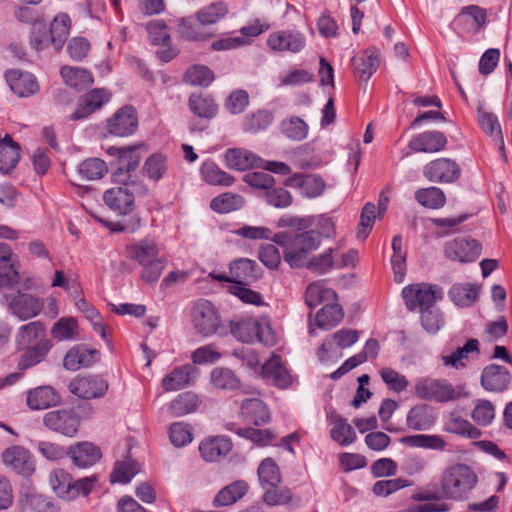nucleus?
<instances>
[{
  "instance_id": "1",
  "label": "nucleus",
  "mask_w": 512,
  "mask_h": 512,
  "mask_svg": "<svg viewBox=\"0 0 512 512\" xmlns=\"http://www.w3.org/2000/svg\"><path fill=\"white\" fill-rule=\"evenodd\" d=\"M273 241L283 248V259L291 268L304 267L308 255L318 249L321 244L320 234L315 230L294 234L276 233Z\"/></svg>"
},
{
  "instance_id": "2",
  "label": "nucleus",
  "mask_w": 512,
  "mask_h": 512,
  "mask_svg": "<svg viewBox=\"0 0 512 512\" xmlns=\"http://www.w3.org/2000/svg\"><path fill=\"white\" fill-rule=\"evenodd\" d=\"M477 482L478 477L470 466L456 463L443 470L440 487L447 499L461 500L466 498Z\"/></svg>"
},
{
  "instance_id": "3",
  "label": "nucleus",
  "mask_w": 512,
  "mask_h": 512,
  "mask_svg": "<svg viewBox=\"0 0 512 512\" xmlns=\"http://www.w3.org/2000/svg\"><path fill=\"white\" fill-rule=\"evenodd\" d=\"M414 395L423 401L446 403L468 395L464 384L453 385L443 378L422 377L415 381Z\"/></svg>"
},
{
  "instance_id": "4",
  "label": "nucleus",
  "mask_w": 512,
  "mask_h": 512,
  "mask_svg": "<svg viewBox=\"0 0 512 512\" xmlns=\"http://www.w3.org/2000/svg\"><path fill=\"white\" fill-rule=\"evenodd\" d=\"M147 151L144 144H137L127 147H109L107 153L115 157L112 165L115 166L113 172L114 181L125 183L131 177V172L135 171L141 160L139 150Z\"/></svg>"
},
{
  "instance_id": "5",
  "label": "nucleus",
  "mask_w": 512,
  "mask_h": 512,
  "mask_svg": "<svg viewBox=\"0 0 512 512\" xmlns=\"http://www.w3.org/2000/svg\"><path fill=\"white\" fill-rule=\"evenodd\" d=\"M402 296L409 310H423L431 308L437 300L442 299L443 291L437 285L420 283L405 287Z\"/></svg>"
},
{
  "instance_id": "6",
  "label": "nucleus",
  "mask_w": 512,
  "mask_h": 512,
  "mask_svg": "<svg viewBox=\"0 0 512 512\" xmlns=\"http://www.w3.org/2000/svg\"><path fill=\"white\" fill-rule=\"evenodd\" d=\"M193 325L197 333L209 337L219 332L221 328L220 316L208 300L198 301L192 310Z\"/></svg>"
},
{
  "instance_id": "7",
  "label": "nucleus",
  "mask_w": 512,
  "mask_h": 512,
  "mask_svg": "<svg viewBox=\"0 0 512 512\" xmlns=\"http://www.w3.org/2000/svg\"><path fill=\"white\" fill-rule=\"evenodd\" d=\"M43 424L55 433L73 437L80 428L81 420L73 409L65 408L47 412L43 416Z\"/></svg>"
},
{
  "instance_id": "8",
  "label": "nucleus",
  "mask_w": 512,
  "mask_h": 512,
  "mask_svg": "<svg viewBox=\"0 0 512 512\" xmlns=\"http://www.w3.org/2000/svg\"><path fill=\"white\" fill-rule=\"evenodd\" d=\"M444 254L452 261L474 262L481 254V245L475 239L458 237L445 244Z\"/></svg>"
},
{
  "instance_id": "9",
  "label": "nucleus",
  "mask_w": 512,
  "mask_h": 512,
  "mask_svg": "<svg viewBox=\"0 0 512 512\" xmlns=\"http://www.w3.org/2000/svg\"><path fill=\"white\" fill-rule=\"evenodd\" d=\"M424 176L433 182L453 183L461 174L459 165L449 158H437L424 166Z\"/></svg>"
},
{
  "instance_id": "10",
  "label": "nucleus",
  "mask_w": 512,
  "mask_h": 512,
  "mask_svg": "<svg viewBox=\"0 0 512 512\" xmlns=\"http://www.w3.org/2000/svg\"><path fill=\"white\" fill-rule=\"evenodd\" d=\"M110 98L111 93L103 88L93 89L82 95L78 100L76 110L70 116L71 120L85 119L96 110H99Z\"/></svg>"
},
{
  "instance_id": "11",
  "label": "nucleus",
  "mask_w": 512,
  "mask_h": 512,
  "mask_svg": "<svg viewBox=\"0 0 512 512\" xmlns=\"http://www.w3.org/2000/svg\"><path fill=\"white\" fill-rule=\"evenodd\" d=\"M138 127L136 110L132 106L119 109L108 120V132L115 136L124 137L133 134Z\"/></svg>"
},
{
  "instance_id": "12",
  "label": "nucleus",
  "mask_w": 512,
  "mask_h": 512,
  "mask_svg": "<svg viewBox=\"0 0 512 512\" xmlns=\"http://www.w3.org/2000/svg\"><path fill=\"white\" fill-rule=\"evenodd\" d=\"M42 308V300L28 293L18 292L9 300V309L20 320H28L37 316Z\"/></svg>"
},
{
  "instance_id": "13",
  "label": "nucleus",
  "mask_w": 512,
  "mask_h": 512,
  "mask_svg": "<svg viewBox=\"0 0 512 512\" xmlns=\"http://www.w3.org/2000/svg\"><path fill=\"white\" fill-rule=\"evenodd\" d=\"M123 186L112 187L104 193L106 205L121 215H127L132 211L134 194L126 181Z\"/></svg>"
},
{
  "instance_id": "14",
  "label": "nucleus",
  "mask_w": 512,
  "mask_h": 512,
  "mask_svg": "<svg viewBox=\"0 0 512 512\" xmlns=\"http://www.w3.org/2000/svg\"><path fill=\"white\" fill-rule=\"evenodd\" d=\"M447 138L441 131H425L415 135L408 147L414 152L437 153L445 149Z\"/></svg>"
},
{
  "instance_id": "15",
  "label": "nucleus",
  "mask_w": 512,
  "mask_h": 512,
  "mask_svg": "<svg viewBox=\"0 0 512 512\" xmlns=\"http://www.w3.org/2000/svg\"><path fill=\"white\" fill-rule=\"evenodd\" d=\"M69 391L82 399L99 398L108 389V384L101 378L77 377L68 385Z\"/></svg>"
},
{
  "instance_id": "16",
  "label": "nucleus",
  "mask_w": 512,
  "mask_h": 512,
  "mask_svg": "<svg viewBox=\"0 0 512 512\" xmlns=\"http://www.w3.org/2000/svg\"><path fill=\"white\" fill-rule=\"evenodd\" d=\"M3 463L11 467L17 473L31 475L34 470V461L28 450L21 446L7 448L2 454Z\"/></svg>"
},
{
  "instance_id": "17",
  "label": "nucleus",
  "mask_w": 512,
  "mask_h": 512,
  "mask_svg": "<svg viewBox=\"0 0 512 512\" xmlns=\"http://www.w3.org/2000/svg\"><path fill=\"white\" fill-rule=\"evenodd\" d=\"M26 403L32 410H44L61 403V396L52 386H39L27 392Z\"/></svg>"
},
{
  "instance_id": "18",
  "label": "nucleus",
  "mask_w": 512,
  "mask_h": 512,
  "mask_svg": "<svg viewBox=\"0 0 512 512\" xmlns=\"http://www.w3.org/2000/svg\"><path fill=\"white\" fill-rule=\"evenodd\" d=\"M225 164L229 169L245 171L262 166V159L255 153L243 148H230L224 154Z\"/></svg>"
},
{
  "instance_id": "19",
  "label": "nucleus",
  "mask_w": 512,
  "mask_h": 512,
  "mask_svg": "<svg viewBox=\"0 0 512 512\" xmlns=\"http://www.w3.org/2000/svg\"><path fill=\"white\" fill-rule=\"evenodd\" d=\"M286 184L299 189L300 193L308 198L322 195L326 187L322 177L315 174L303 175L296 173L287 179Z\"/></svg>"
},
{
  "instance_id": "20",
  "label": "nucleus",
  "mask_w": 512,
  "mask_h": 512,
  "mask_svg": "<svg viewBox=\"0 0 512 512\" xmlns=\"http://www.w3.org/2000/svg\"><path fill=\"white\" fill-rule=\"evenodd\" d=\"M511 380L509 371L496 364L486 366L481 374V384L487 391L502 392Z\"/></svg>"
},
{
  "instance_id": "21",
  "label": "nucleus",
  "mask_w": 512,
  "mask_h": 512,
  "mask_svg": "<svg viewBox=\"0 0 512 512\" xmlns=\"http://www.w3.org/2000/svg\"><path fill=\"white\" fill-rule=\"evenodd\" d=\"M125 253L129 259L135 260L139 265H147L160 259L158 246L151 239L126 245Z\"/></svg>"
},
{
  "instance_id": "22",
  "label": "nucleus",
  "mask_w": 512,
  "mask_h": 512,
  "mask_svg": "<svg viewBox=\"0 0 512 512\" xmlns=\"http://www.w3.org/2000/svg\"><path fill=\"white\" fill-rule=\"evenodd\" d=\"M359 339V332L355 329L343 328L335 332L330 338H327L317 349V356L320 361L326 360V355L333 349L335 344L338 348L344 349L351 347Z\"/></svg>"
},
{
  "instance_id": "23",
  "label": "nucleus",
  "mask_w": 512,
  "mask_h": 512,
  "mask_svg": "<svg viewBox=\"0 0 512 512\" xmlns=\"http://www.w3.org/2000/svg\"><path fill=\"white\" fill-rule=\"evenodd\" d=\"M268 45L273 50L299 52L305 45V38L299 32L281 31L269 36Z\"/></svg>"
},
{
  "instance_id": "24",
  "label": "nucleus",
  "mask_w": 512,
  "mask_h": 512,
  "mask_svg": "<svg viewBox=\"0 0 512 512\" xmlns=\"http://www.w3.org/2000/svg\"><path fill=\"white\" fill-rule=\"evenodd\" d=\"M5 77L10 89L20 97H28L38 90L36 79L30 73L10 70Z\"/></svg>"
},
{
  "instance_id": "25",
  "label": "nucleus",
  "mask_w": 512,
  "mask_h": 512,
  "mask_svg": "<svg viewBox=\"0 0 512 512\" xmlns=\"http://www.w3.org/2000/svg\"><path fill=\"white\" fill-rule=\"evenodd\" d=\"M436 420L434 409L427 404H417L406 416V425L414 431L428 430Z\"/></svg>"
},
{
  "instance_id": "26",
  "label": "nucleus",
  "mask_w": 512,
  "mask_h": 512,
  "mask_svg": "<svg viewBox=\"0 0 512 512\" xmlns=\"http://www.w3.org/2000/svg\"><path fill=\"white\" fill-rule=\"evenodd\" d=\"M232 448L229 438L214 436L203 440L199 445V452L207 462L216 461L219 457L227 455Z\"/></svg>"
},
{
  "instance_id": "27",
  "label": "nucleus",
  "mask_w": 512,
  "mask_h": 512,
  "mask_svg": "<svg viewBox=\"0 0 512 512\" xmlns=\"http://www.w3.org/2000/svg\"><path fill=\"white\" fill-rule=\"evenodd\" d=\"M67 455H70L74 465L79 468L92 466L101 458L100 449L90 442H82L70 447Z\"/></svg>"
},
{
  "instance_id": "28",
  "label": "nucleus",
  "mask_w": 512,
  "mask_h": 512,
  "mask_svg": "<svg viewBox=\"0 0 512 512\" xmlns=\"http://www.w3.org/2000/svg\"><path fill=\"white\" fill-rule=\"evenodd\" d=\"M352 63L357 77L367 81L380 65V52L377 48H368L363 56L353 58Z\"/></svg>"
},
{
  "instance_id": "29",
  "label": "nucleus",
  "mask_w": 512,
  "mask_h": 512,
  "mask_svg": "<svg viewBox=\"0 0 512 512\" xmlns=\"http://www.w3.org/2000/svg\"><path fill=\"white\" fill-rule=\"evenodd\" d=\"M49 482L59 498L70 501L77 497V490L73 486L74 480L63 469L53 470L50 474Z\"/></svg>"
},
{
  "instance_id": "30",
  "label": "nucleus",
  "mask_w": 512,
  "mask_h": 512,
  "mask_svg": "<svg viewBox=\"0 0 512 512\" xmlns=\"http://www.w3.org/2000/svg\"><path fill=\"white\" fill-rule=\"evenodd\" d=\"M19 505L25 512H59V506L49 497L38 493H25L19 499Z\"/></svg>"
},
{
  "instance_id": "31",
  "label": "nucleus",
  "mask_w": 512,
  "mask_h": 512,
  "mask_svg": "<svg viewBox=\"0 0 512 512\" xmlns=\"http://www.w3.org/2000/svg\"><path fill=\"white\" fill-rule=\"evenodd\" d=\"M256 262L247 258H239L229 265V274L233 285H248L257 279L255 274Z\"/></svg>"
},
{
  "instance_id": "32",
  "label": "nucleus",
  "mask_w": 512,
  "mask_h": 512,
  "mask_svg": "<svg viewBox=\"0 0 512 512\" xmlns=\"http://www.w3.org/2000/svg\"><path fill=\"white\" fill-rule=\"evenodd\" d=\"M262 375L264 378L272 380L280 388H286L291 383V376L277 355H273L263 364Z\"/></svg>"
},
{
  "instance_id": "33",
  "label": "nucleus",
  "mask_w": 512,
  "mask_h": 512,
  "mask_svg": "<svg viewBox=\"0 0 512 512\" xmlns=\"http://www.w3.org/2000/svg\"><path fill=\"white\" fill-rule=\"evenodd\" d=\"M241 415L246 422L256 426L265 424L270 419L266 405L259 399H246L241 405Z\"/></svg>"
},
{
  "instance_id": "34",
  "label": "nucleus",
  "mask_w": 512,
  "mask_h": 512,
  "mask_svg": "<svg viewBox=\"0 0 512 512\" xmlns=\"http://www.w3.org/2000/svg\"><path fill=\"white\" fill-rule=\"evenodd\" d=\"M20 159V146L9 135L0 141V172L6 174L14 169Z\"/></svg>"
},
{
  "instance_id": "35",
  "label": "nucleus",
  "mask_w": 512,
  "mask_h": 512,
  "mask_svg": "<svg viewBox=\"0 0 512 512\" xmlns=\"http://www.w3.org/2000/svg\"><path fill=\"white\" fill-rule=\"evenodd\" d=\"M196 369L192 365H183L167 374L162 380V388L169 392L190 385L192 374Z\"/></svg>"
},
{
  "instance_id": "36",
  "label": "nucleus",
  "mask_w": 512,
  "mask_h": 512,
  "mask_svg": "<svg viewBox=\"0 0 512 512\" xmlns=\"http://www.w3.org/2000/svg\"><path fill=\"white\" fill-rule=\"evenodd\" d=\"M330 423L333 425L331 429V438L341 446H348L356 439V433L353 427L338 414H332L329 417Z\"/></svg>"
},
{
  "instance_id": "37",
  "label": "nucleus",
  "mask_w": 512,
  "mask_h": 512,
  "mask_svg": "<svg viewBox=\"0 0 512 512\" xmlns=\"http://www.w3.org/2000/svg\"><path fill=\"white\" fill-rule=\"evenodd\" d=\"M189 109L200 118L211 119L216 116L218 106L214 99L205 94H192L188 101Z\"/></svg>"
},
{
  "instance_id": "38",
  "label": "nucleus",
  "mask_w": 512,
  "mask_h": 512,
  "mask_svg": "<svg viewBox=\"0 0 512 512\" xmlns=\"http://www.w3.org/2000/svg\"><path fill=\"white\" fill-rule=\"evenodd\" d=\"M70 18L67 14L61 13L53 19L50 24V42L56 51L62 49L67 40L70 30Z\"/></svg>"
},
{
  "instance_id": "39",
  "label": "nucleus",
  "mask_w": 512,
  "mask_h": 512,
  "mask_svg": "<svg viewBox=\"0 0 512 512\" xmlns=\"http://www.w3.org/2000/svg\"><path fill=\"white\" fill-rule=\"evenodd\" d=\"M248 491V484L237 480L221 489L214 498L215 506H228L241 499Z\"/></svg>"
},
{
  "instance_id": "40",
  "label": "nucleus",
  "mask_w": 512,
  "mask_h": 512,
  "mask_svg": "<svg viewBox=\"0 0 512 512\" xmlns=\"http://www.w3.org/2000/svg\"><path fill=\"white\" fill-rule=\"evenodd\" d=\"M257 474L263 489L276 488L281 483L280 469L271 458H266L260 463Z\"/></svg>"
},
{
  "instance_id": "41",
  "label": "nucleus",
  "mask_w": 512,
  "mask_h": 512,
  "mask_svg": "<svg viewBox=\"0 0 512 512\" xmlns=\"http://www.w3.org/2000/svg\"><path fill=\"white\" fill-rule=\"evenodd\" d=\"M230 332L239 341L252 343L257 336L258 322L254 318L230 321Z\"/></svg>"
},
{
  "instance_id": "42",
  "label": "nucleus",
  "mask_w": 512,
  "mask_h": 512,
  "mask_svg": "<svg viewBox=\"0 0 512 512\" xmlns=\"http://www.w3.org/2000/svg\"><path fill=\"white\" fill-rule=\"evenodd\" d=\"M229 12L226 2H212L196 13V18L201 25H212L223 19Z\"/></svg>"
},
{
  "instance_id": "43",
  "label": "nucleus",
  "mask_w": 512,
  "mask_h": 512,
  "mask_svg": "<svg viewBox=\"0 0 512 512\" xmlns=\"http://www.w3.org/2000/svg\"><path fill=\"white\" fill-rule=\"evenodd\" d=\"M60 74L65 83L75 89H84L93 83L91 73L83 68L63 66Z\"/></svg>"
},
{
  "instance_id": "44",
  "label": "nucleus",
  "mask_w": 512,
  "mask_h": 512,
  "mask_svg": "<svg viewBox=\"0 0 512 512\" xmlns=\"http://www.w3.org/2000/svg\"><path fill=\"white\" fill-rule=\"evenodd\" d=\"M46 328L39 321L30 322L19 328L18 345L22 348L35 345L38 341L45 339Z\"/></svg>"
},
{
  "instance_id": "45",
  "label": "nucleus",
  "mask_w": 512,
  "mask_h": 512,
  "mask_svg": "<svg viewBox=\"0 0 512 512\" xmlns=\"http://www.w3.org/2000/svg\"><path fill=\"white\" fill-rule=\"evenodd\" d=\"M199 404L200 399L198 395L194 392L188 391L179 394L174 400H172L169 409L175 417H181L196 411Z\"/></svg>"
},
{
  "instance_id": "46",
  "label": "nucleus",
  "mask_w": 512,
  "mask_h": 512,
  "mask_svg": "<svg viewBox=\"0 0 512 512\" xmlns=\"http://www.w3.org/2000/svg\"><path fill=\"white\" fill-rule=\"evenodd\" d=\"M51 346L52 344L49 340H41L31 347H26L27 350L20 358L18 364L19 368L27 369L40 363L50 350Z\"/></svg>"
},
{
  "instance_id": "47",
  "label": "nucleus",
  "mask_w": 512,
  "mask_h": 512,
  "mask_svg": "<svg viewBox=\"0 0 512 512\" xmlns=\"http://www.w3.org/2000/svg\"><path fill=\"white\" fill-rule=\"evenodd\" d=\"M448 294L451 300L461 307L471 306L478 297L476 287L470 283L454 284Z\"/></svg>"
},
{
  "instance_id": "48",
  "label": "nucleus",
  "mask_w": 512,
  "mask_h": 512,
  "mask_svg": "<svg viewBox=\"0 0 512 512\" xmlns=\"http://www.w3.org/2000/svg\"><path fill=\"white\" fill-rule=\"evenodd\" d=\"M344 317V312L338 304H327L315 315V323L321 329H330Z\"/></svg>"
},
{
  "instance_id": "49",
  "label": "nucleus",
  "mask_w": 512,
  "mask_h": 512,
  "mask_svg": "<svg viewBox=\"0 0 512 512\" xmlns=\"http://www.w3.org/2000/svg\"><path fill=\"white\" fill-rule=\"evenodd\" d=\"M212 385L221 390H235L239 388L240 380L235 373L224 367H216L210 373Z\"/></svg>"
},
{
  "instance_id": "50",
  "label": "nucleus",
  "mask_w": 512,
  "mask_h": 512,
  "mask_svg": "<svg viewBox=\"0 0 512 512\" xmlns=\"http://www.w3.org/2000/svg\"><path fill=\"white\" fill-rule=\"evenodd\" d=\"M401 442L407 446L433 449L437 451L444 450L446 442L439 435L417 434L405 436Z\"/></svg>"
},
{
  "instance_id": "51",
  "label": "nucleus",
  "mask_w": 512,
  "mask_h": 512,
  "mask_svg": "<svg viewBox=\"0 0 512 512\" xmlns=\"http://www.w3.org/2000/svg\"><path fill=\"white\" fill-rule=\"evenodd\" d=\"M415 199L419 204L430 209H439L446 201L444 192L438 187L418 189L415 192Z\"/></svg>"
},
{
  "instance_id": "52",
  "label": "nucleus",
  "mask_w": 512,
  "mask_h": 512,
  "mask_svg": "<svg viewBox=\"0 0 512 512\" xmlns=\"http://www.w3.org/2000/svg\"><path fill=\"white\" fill-rule=\"evenodd\" d=\"M445 430L449 433L466 436L470 439H477L481 431L474 427L469 421L451 414L445 423Z\"/></svg>"
},
{
  "instance_id": "53",
  "label": "nucleus",
  "mask_w": 512,
  "mask_h": 512,
  "mask_svg": "<svg viewBox=\"0 0 512 512\" xmlns=\"http://www.w3.org/2000/svg\"><path fill=\"white\" fill-rule=\"evenodd\" d=\"M243 206V197L231 192H226L215 197L210 203L211 209L218 213H229L238 210Z\"/></svg>"
},
{
  "instance_id": "54",
  "label": "nucleus",
  "mask_w": 512,
  "mask_h": 512,
  "mask_svg": "<svg viewBox=\"0 0 512 512\" xmlns=\"http://www.w3.org/2000/svg\"><path fill=\"white\" fill-rule=\"evenodd\" d=\"M204 180L210 185L231 186L235 178L214 163H205L201 168Z\"/></svg>"
},
{
  "instance_id": "55",
  "label": "nucleus",
  "mask_w": 512,
  "mask_h": 512,
  "mask_svg": "<svg viewBox=\"0 0 512 512\" xmlns=\"http://www.w3.org/2000/svg\"><path fill=\"white\" fill-rule=\"evenodd\" d=\"M336 297L337 294L333 289L324 287L319 282L310 284L305 293V301L310 308H314L324 301L334 300Z\"/></svg>"
},
{
  "instance_id": "56",
  "label": "nucleus",
  "mask_w": 512,
  "mask_h": 512,
  "mask_svg": "<svg viewBox=\"0 0 512 512\" xmlns=\"http://www.w3.org/2000/svg\"><path fill=\"white\" fill-rule=\"evenodd\" d=\"M479 354V342L477 339H469L463 347H459L451 355L442 357V361L446 366H452L454 368L464 367L465 364L462 362L463 359L468 358L470 353Z\"/></svg>"
},
{
  "instance_id": "57",
  "label": "nucleus",
  "mask_w": 512,
  "mask_h": 512,
  "mask_svg": "<svg viewBox=\"0 0 512 512\" xmlns=\"http://www.w3.org/2000/svg\"><path fill=\"white\" fill-rule=\"evenodd\" d=\"M166 171L167 158L161 153L150 155L143 165V173L155 182H158Z\"/></svg>"
},
{
  "instance_id": "58",
  "label": "nucleus",
  "mask_w": 512,
  "mask_h": 512,
  "mask_svg": "<svg viewBox=\"0 0 512 512\" xmlns=\"http://www.w3.org/2000/svg\"><path fill=\"white\" fill-rule=\"evenodd\" d=\"M281 130L287 138L301 141L307 137L308 125L301 118L292 116L281 122Z\"/></svg>"
},
{
  "instance_id": "59",
  "label": "nucleus",
  "mask_w": 512,
  "mask_h": 512,
  "mask_svg": "<svg viewBox=\"0 0 512 512\" xmlns=\"http://www.w3.org/2000/svg\"><path fill=\"white\" fill-rule=\"evenodd\" d=\"M77 322L73 317L60 318L52 327L51 334L58 341L73 340L77 335Z\"/></svg>"
},
{
  "instance_id": "60",
  "label": "nucleus",
  "mask_w": 512,
  "mask_h": 512,
  "mask_svg": "<svg viewBox=\"0 0 512 512\" xmlns=\"http://www.w3.org/2000/svg\"><path fill=\"white\" fill-rule=\"evenodd\" d=\"M81 176L88 180L101 179L107 172L106 163L99 158H90L84 160L78 167Z\"/></svg>"
},
{
  "instance_id": "61",
  "label": "nucleus",
  "mask_w": 512,
  "mask_h": 512,
  "mask_svg": "<svg viewBox=\"0 0 512 512\" xmlns=\"http://www.w3.org/2000/svg\"><path fill=\"white\" fill-rule=\"evenodd\" d=\"M272 122L273 115L271 112L259 110L244 119L243 129L245 132L255 133L266 129Z\"/></svg>"
},
{
  "instance_id": "62",
  "label": "nucleus",
  "mask_w": 512,
  "mask_h": 512,
  "mask_svg": "<svg viewBox=\"0 0 512 512\" xmlns=\"http://www.w3.org/2000/svg\"><path fill=\"white\" fill-rule=\"evenodd\" d=\"M184 80L194 86H208L214 80V74L206 66L194 65L186 71Z\"/></svg>"
},
{
  "instance_id": "63",
  "label": "nucleus",
  "mask_w": 512,
  "mask_h": 512,
  "mask_svg": "<svg viewBox=\"0 0 512 512\" xmlns=\"http://www.w3.org/2000/svg\"><path fill=\"white\" fill-rule=\"evenodd\" d=\"M376 206L375 204L368 202L364 205L360 215V223L357 231V238L365 240L370 231L372 230L374 220L376 219Z\"/></svg>"
},
{
  "instance_id": "64",
  "label": "nucleus",
  "mask_w": 512,
  "mask_h": 512,
  "mask_svg": "<svg viewBox=\"0 0 512 512\" xmlns=\"http://www.w3.org/2000/svg\"><path fill=\"white\" fill-rule=\"evenodd\" d=\"M139 471L138 465L136 462L129 460L125 462H117L115 464L114 470L110 476L111 482L115 483H128L137 474Z\"/></svg>"
}]
</instances>
